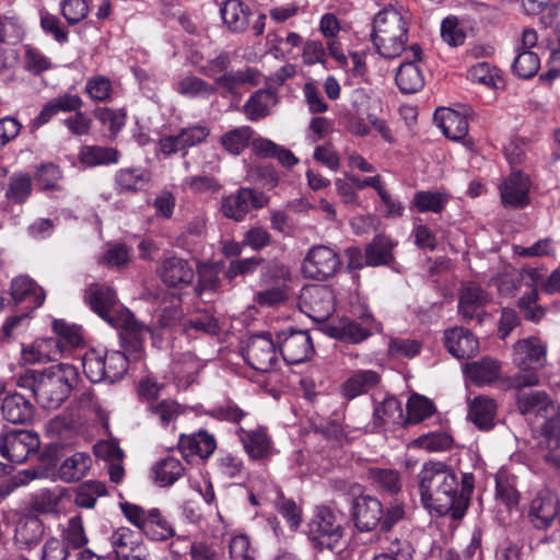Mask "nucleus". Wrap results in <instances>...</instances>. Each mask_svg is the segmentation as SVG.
Here are the masks:
<instances>
[{"label": "nucleus", "mask_w": 560, "mask_h": 560, "mask_svg": "<svg viewBox=\"0 0 560 560\" xmlns=\"http://www.w3.org/2000/svg\"><path fill=\"white\" fill-rule=\"evenodd\" d=\"M61 178L62 172L54 163L40 165L35 173L37 185L44 190H59L60 186L58 183Z\"/></svg>", "instance_id": "nucleus-60"}, {"label": "nucleus", "mask_w": 560, "mask_h": 560, "mask_svg": "<svg viewBox=\"0 0 560 560\" xmlns=\"http://www.w3.org/2000/svg\"><path fill=\"white\" fill-rule=\"evenodd\" d=\"M52 62L44 52L38 48L30 45L25 46L24 52V68L34 73L40 74L44 71L51 69Z\"/></svg>", "instance_id": "nucleus-63"}, {"label": "nucleus", "mask_w": 560, "mask_h": 560, "mask_svg": "<svg viewBox=\"0 0 560 560\" xmlns=\"http://www.w3.org/2000/svg\"><path fill=\"white\" fill-rule=\"evenodd\" d=\"M368 478L381 491L396 494L401 490L400 475L392 468L372 467L368 469Z\"/></svg>", "instance_id": "nucleus-42"}, {"label": "nucleus", "mask_w": 560, "mask_h": 560, "mask_svg": "<svg viewBox=\"0 0 560 560\" xmlns=\"http://www.w3.org/2000/svg\"><path fill=\"white\" fill-rule=\"evenodd\" d=\"M107 494V489L104 482L97 480H86L75 490L74 503L82 509H93L96 501L101 497Z\"/></svg>", "instance_id": "nucleus-46"}, {"label": "nucleus", "mask_w": 560, "mask_h": 560, "mask_svg": "<svg viewBox=\"0 0 560 560\" xmlns=\"http://www.w3.org/2000/svg\"><path fill=\"white\" fill-rule=\"evenodd\" d=\"M517 407L522 415L532 412L539 413L541 411H548V409L555 411L556 409L545 392H532L518 395Z\"/></svg>", "instance_id": "nucleus-53"}, {"label": "nucleus", "mask_w": 560, "mask_h": 560, "mask_svg": "<svg viewBox=\"0 0 560 560\" xmlns=\"http://www.w3.org/2000/svg\"><path fill=\"white\" fill-rule=\"evenodd\" d=\"M520 370L512 376L503 377L500 380V385L504 389L521 390L525 387H534L539 384V376L536 368L526 365H518Z\"/></svg>", "instance_id": "nucleus-51"}, {"label": "nucleus", "mask_w": 560, "mask_h": 560, "mask_svg": "<svg viewBox=\"0 0 560 560\" xmlns=\"http://www.w3.org/2000/svg\"><path fill=\"white\" fill-rule=\"evenodd\" d=\"M120 510L133 526L153 541H165L176 535L174 526L158 508L145 510L138 504L122 502Z\"/></svg>", "instance_id": "nucleus-5"}, {"label": "nucleus", "mask_w": 560, "mask_h": 560, "mask_svg": "<svg viewBox=\"0 0 560 560\" xmlns=\"http://www.w3.org/2000/svg\"><path fill=\"white\" fill-rule=\"evenodd\" d=\"M52 329L62 354L79 348L83 343L82 328L79 325L69 324L63 319H55Z\"/></svg>", "instance_id": "nucleus-39"}, {"label": "nucleus", "mask_w": 560, "mask_h": 560, "mask_svg": "<svg viewBox=\"0 0 560 560\" xmlns=\"http://www.w3.org/2000/svg\"><path fill=\"white\" fill-rule=\"evenodd\" d=\"M372 43L377 54L394 59L406 49L408 26L404 14L388 5L380 11L373 20Z\"/></svg>", "instance_id": "nucleus-3"}, {"label": "nucleus", "mask_w": 560, "mask_h": 560, "mask_svg": "<svg viewBox=\"0 0 560 560\" xmlns=\"http://www.w3.org/2000/svg\"><path fill=\"white\" fill-rule=\"evenodd\" d=\"M394 243L383 234L376 235L365 247V264L371 267L385 266L392 262Z\"/></svg>", "instance_id": "nucleus-37"}, {"label": "nucleus", "mask_w": 560, "mask_h": 560, "mask_svg": "<svg viewBox=\"0 0 560 560\" xmlns=\"http://www.w3.org/2000/svg\"><path fill=\"white\" fill-rule=\"evenodd\" d=\"M495 415L497 404L490 397L478 396L469 404L468 419L480 430L492 429Z\"/></svg>", "instance_id": "nucleus-32"}, {"label": "nucleus", "mask_w": 560, "mask_h": 560, "mask_svg": "<svg viewBox=\"0 0 560 560\" xmlns=\"http://www.w3.org/2000/svg\"><path fill=\"white\" fill-rule=\"evenodd\" d=\"M150 179L151 174L144 167H124L114 175V188L118 194H135L143 189Z\"/></svg>", "instance_id": "nucleus-23"}, {"label": "nucleus", "mask_w": 560, "mask_h": 560, "mask_svg": "<svg viewBox=\"0 0 560 560\" xmlns=\"http://www.w3.org/2000/svg\"><path fill=\"white\" fill-rule=\"evenodd\" d=\"M375 422L385 424L387 422H397L402 420V407L400 401L395 397H386L380 405L374 408Z\"/></svg>", "instance_id": "nucleus-55"}, {"label": "nucleus", "mask_w": 560, "mask_h": 560, "mask_svg": "<svg viewBox=\"0 0 560 560\" xmlns=\"http://www.w3.org/2000/svg\"><path fill=\"white\" fill-rule=\"evenodd\" d=\"M62 540L67 547L73 549L83 548L88 542V535L80 515L71 516L62 529Z\"/></svg>", "instance_id": "nucleus-52"}, {"label": "nucleus", "mask_w": 560, "mask_h": 560, "mask_svg": "<svg viewBox=\"0 0 560 560\" xmlns=\"http://www.w3.org/2000/svg\"><path fill=\"white\" fill-rule=\"evenodd\" d=\"M148 411L150 417L162 427H167L182 415L183 407L173 399H163L159 402L150 404Z\"/></svg>", "instance_id": "nucleus-50"}, {"label": "nucleus", "mask_w": 560, "mask_h": 560, "mask_svg": "<svg viewBox=\"0 0 560 560\" xmlns=\"http://www.w3.org/2000/svg\"><path fill=\"white\" fill-rule=\"evenodd\" d=\"M517 56L512 65L514 73L522 79L534 77L540 68L538 55L532 50L517 49Z\"/></svg>", "instance_id": "nucleus-54"}, {"label": "nucleus", "mask_w": 560, "mask_h": 560, "mask_svg": "<svg viewBox=\"0 0 560 560\" xmlns=\"http://www.w3.org/2000/svg\"><path fill=\"white\" fill-rule=\"evenodd\" d=\"M84 301L110 326L122 330L124 338L129 343V355L132 360H140L142 342L150 328L138 322L129 310L118 305L116 292L109 287L92 283L85 290Z\"/></svg>", "instance_id": "nucleus-2"}, {"label": "nucleus", "mask_w": 560, "mask_h": 560, "mask_svg": "<svg viewBox=\"0 0 560 560\" xmlns=\"http://www.w3.org/2000/svg\"><path fill=\"white\" fill-rule=\"evenodd\" d=\"M450 200V195L438 190L417 191L412 199L415 208L421 212L440 213L444 210Z\"/></svg>", "instance_id": "nucleus-43"}, {"label": "nucleus", "mask_w": 560, "mask_h": 560, "mask_svg": "<svg viewBox=\"0 0 560 560\" xmlns=\"http://www.w3.org/2000/svg\"><path fill=\"white\" fill-rule=\"evenodd\" d=\"M277 104V95L269 89L256 91L243 105V113L250 121L267 117Z\"/></svg>", "instance_id": "nucleus-33"}, {"label": "nucleus", "mask_w": 560, "mask_h": 560, "mask_svg": "<svg viewBox=\"0 0 560 560\" xmlns=\"http://www.w3.org/2000/svg\"><path fill=\"white\" fill-rule=\"evenodd\" d=\"M79 373L74 365L58 363L50 365L39 374L36 399L45 409L59 408L77 386Z\"/></svg>", "instance_id": "nucleus-4"}, {"label": "nucleus", "mask_w": 560, "mask_h": 560, "mask_svg": "<svg viewBox=\"0 0 560 560\" xmlns=\"http://www.w3.org/2000/svg\"><path fill=\"white\" fill-rule=\"evenodd\" d=\"M489 301V294L479 284L468 283L460 290L458 313L467 320L479 317L480 312Z\"/></svg>", "instance_id": "nucleus-22"}, {"label": "nucleus", "mask_w": 560, "mask_h": 560, "mask_svg": "<svg viewBox=\"0 0 560 560\" xmlns=\"http://www.w3.org/2000/svg\"><path fill=\"white\" fill-rule=\"evenodd\" d=\"M413 60L400 65L396 73V84L405 94H413L420 91L424 85V77L416 61L421 59V48L413 44L410 46Z\"/></svg>", "instance_id": "nucleus-16"}, {"label": "nucleus", "mask_w": 560, "mask_h": 560, "mask_svg": "<svg viewBox=\"0 0 560 560\" xmlns=\"http://www.w3.org/2000/svg\"><path fill=\"white\" fill-rule=\"evenodd\" d=\"M39 438L27 430H11L0 434V454L13 464L24 463L39 447Z\"/></svg>", "instance_id": "nucleus-9"}, {"label": "nucleus", "mask_w": 560, "mask_h": 560, "mask_svg": "<svg viewBox=\"0 0 560 560\" xmlns=\"http://www.w3.org/2000/svg\"><path fill=\"white\" fill-rule=\"evenodd\" d=\"M85 93L91 100L96 102L110 101L114 94L113 83L105 75H93L86 81Z\"/></svg>", "instance_id": "nucleus-56"}, {"label": "nucleus", "mask_w": 560, "mask_h": 560, "mask_svg": "<svg viewBox=\"0 0 560 560\" xmlns=\"http://www.w3.org/2000/svg\"><path fill=\"white\" fill-rule=\"evenodd\" d=\"M82 106L83 100L78 94H59L43 106L39 114L31 121V128L36 130L48 124L57 114L78 112Z\"/></svg>", "instance_id": "nucleus-17"}, {"label": "nucleus", "mask_w": 560, "mask_h": 560, "mask_svg": "<svg viewBox=\"0 0 560 560\" xmlns=\"http://www.w3.org/2000/svg\"><path fill=\"white\" fill-rule=\"evenodd\" d=\"M10 293L15 303L30 302L32 310L40 307L46 298L44 289L27 276L14 278Z\"/></svg>", "instance_id": "nucleus-25"}, {"label": "nucleus", "mask_w": 560, "mask_h": 560, "mask_svg": "<svg viewBox=\"0 0 560 560\" xmlns=\"http://www.w3.org/2000/svg\"><path fill=\"white\" fill-rule=\"evenodd\" d=\"M422 505L439 515L464 516L475 489V477L463 472L460 478L443 462H427L417 475Z\"/></svg>", "instance_id": "nucleus-1"}, {"label": "nucleus", "mask_w": 560, "mask_h": 560, "mask_svg": "<svg viewBox=\"0 0 560 560\" xmlns=\"http://www.w3.org/2000/svg\"><path fill=\"white\" fill-rule=\"evenodd\" d=\"M538 299V290L533 289L521 296L517 302V306L523 312L525 319L533 323H539L546 315V308L536 304Z\"/></svg>", "instance_id": "nucleus-57"}, {"label": "nucleus", "mask_w": 560, "mask_h": 560, "mask_svg": "<svg viewBox=\"0 0 560 560\" xmlns=\"http://www.w3.org/2000/svg\"><path fill=\"white\" fill-rule=\"evenodd\" d=\"M207 415L219 421H228L238 424L247 415L234 401L226 400L207 411Z\"/></svg>", "instance_id": "nucleus-58"}, {"label": "nucleus", "mask_w": 560, "mask_h": 560, "mask_svg": "<svg viewBox=\"0 0 560 560\" xmlns=\"http://www.w3.org/2000/svg\"><path fill=\"white\" fill-rule=\"evenodd\" d=\"M445 347L457 359L469 358L477 353L479 343L475 336L464 327L445 330Z\"/></svg>", "instance_id": "nucleus-21"}, {"label": "nucleus", "mask_w": 560, "mask_h": 560, "mask_svg": "<svg viewBox=\"0 0 560 560\" xmlns=\"http://www.w3.org/2000/svg\"><path fill=\"white\" fill-rule=\"evenodd\" d=\"M62 357L58 340L54 337L39 338L22 350V359L28 364L56 361Z\"/></svg>", "instance_id": "nucleus-24"}, {"label": "nucleus", "mask_w": 560, "mask_h": 560, "mask_svg": "<svg viewBox=\"0 0 560 560\" xmlns=\"http://www.w3.org/2000/svg\"><path fill=\"white\" fill-rule=\"evenodd\" d=\"M2 418L13 424H30L35 417L34 405L19 393H9L1 400Z\"/></svg>", "instance_id": "nucleus-18"}, {"label": "nucleus", "mask_w": 560, "mask_h": 560, "mask_svg": "<svg viewBox=\"0 0 560 560\" xmlns=\"http://www.w3.org/2000/svg\"><path fill=\"white\" fill-rule=\"evenodd\" d=\"M104 361L105 382L115 383L122 378L128 369V358L125 353L116 350L102 353Z\"/></svg>", "instance_id": "nucleus-48"}, {"label": "nucleus", "mask_w": 560, "mask_h": 560, "mask_svg": "<svg viewBox=\"0 0 560 560\" xmlns=\"http://www.w3.org/2000/svg\"><path fill=\"white\" fill-rule=\"evenodd\" d=\"M83 372L92 383L105 382L104 361L102 352L91 350L86 352L82 360Z\"/></svg>", "instance_id": "nucleus-61"}, {"label": "nucleus", "mask_w": 560, "mask_h": 560, "mask_svg": "<svg viewBox=\"0 0 560 560\" xmlns=\"http://www.w3.org/2000/svg\"><path fill=\"white\" fill-rule=\"evenodd\" d=\"M175 90L183 96L189 98H208L217 93L214 85L196 75H186L175 85Z\"/></svg>", "instance_id": "nucleus-44"}, {"label": "nucleus", "mask_w": 560, "mask_h": 560, "mask_svg": "<svg viewBox=\"0 0 560 560\" xmlns=\"http://www.w3.org/2000/svg\"><path fill=\"white\" fill-rule=\"evenodd\" d=\"M152 472L155 483L168 487L184 476L185 467L178 458L167 456L154 464Z\"/></svg>", "instance_id": "nucleus-40"}, {"label": "nucleus", "mask_w": 560, "mask_h": 560, "mask_svg": "<svg viewBox=\"0 0 560 560\" xmlns=\"http://www.w3.org/2000/svg\"><path fill=\"white\" fill-rule=\"evenodd\" d=\"M319 31L326 38V46L331 56L340 66H347L348 59L343 52L342 45L337 36L340 32V23L335 14L326 13L320 18Z\"/></svg>", "instance_id": "nucleus-29"}, {"label": "nucleus", "mask_w": 560, "mask_h": 560, "mask_svg": "<svg viewBox=\"0 0 560 560\" xmlns=\"http://www.w3.org/2000/svg\"><path fill=\"white\" fill-rule=\"evenodd\" d=\"M434 118L443 133L451 140L459 141L468 133V120L464 114L442 108L436 110Z\"/></svg>", "instance_id": "nucleus-30"}, {"label": "nucleus", "mask_w": 560, "mask_h": 560, "mask_svg": "<svg viewBox=\"0 0 560 560\" xmlns=\"http://www.w3.org/2000/svg\"><path fill=\"white\" fill-rule=\"evenodd\" d=\"M33 190L32 178L26 173H14L8 183L5 198L13 203H24Z\"/></svg>", "instance_id": "nucleus-47"}, {"label": "nucleus", "mask_w": 560, "mask_h": 560, "mask_svg": "<svg viewBox=\"0 0 560 560\" xmlns=\"http://www.w3.org/2000/svg\"><path fill=\"white\" fill-rule=\"evenodd\" d=\"M338 252L326 245L312 246L302 262V273L305 278L325 281L334 277L341 268Z\"/></svg>", "instance_id": "nucleus-7"}, {"label": "nucleus", "mask_w": 560, "mask_h": 560, "mask_svg": "<svg viewBox=\"0 0 560 560\" xmlns=\"http://www.w3.org/2000/svg\"><path fill=\"white\" fill-rule=\"evenodd\" d=\"M546 350V345L537 338L520 340L514 346V361L517 365L537 363L541 366Z\"/></svg>", "instance_id": "nucleus-36"}, {"label": "nucleus", "mask_w": 560, "mask_h": 560, "mask_svg": "<svg viewBox=\"0 0 560 560\" xmlns=\"http://www.w3.org/2000/svg\"><path fill=\"white\" fill-rule=\"evenodd\" d=\"M280 352L288 364H299L314 354L312 337L306 330L282 331L278 336Z\"/></svg>", "instance_id": "nucleus-11"}, {"label": "nucleus", "mask_w": 560, "mask_h": 560, "mask_svg": "<svg viewBox=\"0 0 560 560\" xmlns=\"http://www.w3.org/2000/svg\"><path fill=\"white\" fill-rule=\"evenodd\" d=\"M502 205L506 208H524L529 205V177L522 172L511 173L499 186Z\"/></svg>", "instance_id": "nucleus-14"}, {"label": "nucleus", "mask_w": 560, "mask_h": 560, "mask_svg": "<svg viewBox=\"0 0 560 560\" xmlns=\"http://www.w3.org/2000/svg\"><path fill=\"white\" fill-rule=\"evenodd\" d=\"M215 89H222L224 94L236 95L238 90L247 84H259V72L253 68L228 71L215 78Z\"/></svg>", "instance_id": "nucleus-27"}, {"label": "nucleus", "mask_w": 560, "mask_h": 560, "mask_svg": "<svg viewBox=\"0 0 560 560\" xmlns=\"http://www.w3.org/2000/svg\"><path fill=\"white\" fill-rule=\"evenodd\" d=\"M254 130L249 126H242L224 132L220 137V144L232 155H240L249 145Z\"/></svg>", "instance_id": "nucleus-41"}, {"label": "nucleus", "mask_w": 560, "mask_h": 560, "mask_svg": "<svg viewBox=\"0 0 560 560\" xmlns=\"http://www.w3.org/2000/svg\"><path fill=\"white\" fill-rule=\"evenodd\" d=\"M161 280L168 287L190 284L195 278L192 266L184 258L171 256L159 268Z\"/></svg>", "instance_id": "nucleus-20"}, {"label": "nucleus", "mask_w": 560, "mask_h": 560, "mask_svg": "<svg viewBox=\"0 0 560 560\" xmlns=\"http://www.w3.org/2000/svg\"><path fill=\"white\" fill-rule=\"evenodd\" d=\"M435 411L433 402L421 395H412L407 402L404 424H416L431 417Z\"/></svg>", "instance_id": "nucleus-49"}, {"label": "nucleus", "mask_w": 560, "mask_h": 560, "mask_svg": "<svg viewBox=\"0 0 560 560\" xmlns=\"http://www.w3.org/2000/svg\"><path fill=\"white\" fill-rule=\"evenodd\" d=\"M242 355L254 370L267 373L276 370L279 357L270 334L253 335L243 341Z\"/></svg>", "instance_id": "nucleus-6"}, {"label": "nucleus", "mask_w": 560, "mask_h": 560, "mask_svg": "<svg viewBox=\"0 0 560 560\" xmlns=\"http://www.w3.org/2000/svg\"><path fill=\"white\" fill-rule=\"evenodd\" d=\"M528 516L538 529H547L555 520L560 518L559 499L556 493L544 490L532 500Z\"/></svg>", "instance_id": "nucleus-13"}, {"label": "nucleus", "mask_w": 560, "mask_h": 560, "mask_svg": "<svg viewBox=\"0 0 560 560\" xmlns=\"http://www.w3.org/2000/svg\"><path fill=\"white\" fill-rule=\"evenodd\" d=\"M381 381L377 372L372 370H359L353 372L341 385V395L350 400L374 388Z\"/></svg>", "instance_id": "nucleus-28"}, {"label": "nucleus", "mask_w": 560, "mask_h": 560, "mask_svg": "<svg viewBox=\"0 0 560 560\" xmlns=\"http://www.w3.org/2000/svg\"><path fill=\"white\" fill-rule=\"evenodd\" d=\"M94 117L104 126H107L112 136H116L126 125V112L107 107L96 108Z\"/></svg>", "instance_id": "nucleus-59"}, {"label": "nucleus", "mask_w": 560, "mask_h": 560, "mask_svg": "<svg viewBox=\"0 0 560 560\" xmlns=\"http://www.w3.org/2000/svg\"><path fill=\"white\" fill-rule=\"evenodd\" d=\"M120 152L112 147L82 145L78 159L86 167L117 164L120 160Z\"/></svg>", "instance_id": "nucleus-35"}, {"label": "nucleus", "mask_w": 560, "mask_h": 560, "mask_svg": "<svg viewBox=\"0 0 560 560\" xmlns=\"http://www.w3.org/2000/svg\"><path fill=\"white\" fill-rule=\"evenodd\" d=\"M178 447L186 455H197L202 459L209 458L217 448V441L213 434L200 430L194 434H182Z\"/></svg>", "instance_id": "nucleus-26"}, {"label": "nucleus", "mask_w": 560, "mask_h": 560, "mask_svg": "<svg viewBox=\"0 0 560 560\" xmlns=\"http://www.w3.org/2000/svg\"><path fill=\"white\" fill-rule=\"evenodd\" d=\"M92 465V458L85 453H75L66 458L58 468V476L62 481L74 482L82 479Z\"/></svg>", "instance_id": "nucleus-38"}, {"label": "nucleus", "mask_w": 560, "mask_h": 560, "mask_svg": "<svg viewBox=\"0 0 560 560\" xmlns=\"http://www.w3.org/2000/svg\"><path fill=\"white\" fill-rule=\"evenodd\" d=\"M220 14L223 23L232 32H242L249 24V7L241 0H223Z\"/></svg>", "instance_id": "nucleus-31"}, {"label": "nucleus", "mask_w": 560, "mask_h": 560, "mask_svg": "<svg viewBox=\"0 0 560 560\" xmlns=\"http://www.w3.org/2000/svg\"><path fill=\"white\" fill-rule=\"evenodd\" d=\"M441 36L447 45L453 47L463 45L466 39V33L455 16H448L442 21Z\"/></svg>", "instance_id": "nucleus-64"}, {"label": "nucleus", "mask_w": 560, "mask_h": 560, "mask_svg": "<svg viewBox=\"0 0 560 560\" xmlns=\"http://www.w3.org/2000/svg\"><path fill=\"white\" fill-rule=\"evenodd\" d=\"M236 435L250 459L261 460L272 454L273 442L268 434L267 428L258 425L255 429L246 430L243 427H238Z\"/></svg>", "instance_id": "nucleus-15"}, {"label": "nucleus", "mask_w": 560, "mask_h": 560, "mask_svg": "<svg viewBox=\"0 0 560 560\" xmlns=\"http://www.w3.org/2000/svg\"><path fill=\"white\" fill-rule=\"evenodd\" d=\"M308 535L319 548L332 550L343 536L337 515L328 508H318L311 521Z\"/></svg>", "instance_id": "nucleus-8"}, {"label": "nucleus", "mask_w": 560, "mask_h": 560, "mask_svg": "<svg viewBox=\"0 0 560 560\" xmlns=\"http://www.w3.org/2000/svg\"><path fill=\"white\" fill-rule=\"evenodd\" d=\"M383 504L375 497L361 494L351 502V517L360 532H372L381 526Z\"/></svg>", "instance_id": "nucleus-12"}, {"label": "nucleus", "mask_w": 560, "mask_h": 560, "mask_svg": "<svg viewBox=\"0 0 560 560\" xmlns=\"http://www.w3.org/2000/svg\"><path fill=\"white\" fill-rule=\"evenodd\" d=\"M501 363L492 358H482L466 364L468 377L478 386L500 381Z\"/></svg>", "instance_id": "nucleus-34"}, {"label": "nucleus", "mask_w": 560, "mask_h": 560, "mask_svg": "<svg viewBox=\"0 0 560 560\" xmlns=\"http://www.w3.org/2000/svg\"><path fill=\"white\" fill-rule=\"evenodd\" d=\"M269 197L253 188L242 187L235 192L224 196L221 200V211L224 217L241 222L253 209L267 206Z\"/></svg>", "instance_id": "nucleus-10"}, {"label": "nucleus", "mask_w": 560, "mask_h": 560, "mask_svg": "<svg viewBox=\"0 0 560 560\" xmlns=\"http://www.w3.org/2000/svg\"><path fill=\"white\" fill-rule=\"evenodd\" d=\"M331 337L349 343H360L366 340L371 335L368 326H362L355 320H342L330 328Z\"/></svg>", "instance_id": "nucleus-45"}, {"label": "nucleus", "mask_w": 560, "mask_h": 560, "mask_svg": "<svg viewBox=\"0 0 560 560\" xmlns=\"http://www.w3.org/2000/svg\"><path fill=\"white\" fill-rule=\"evenodd\" d=\"M184 183L194 194H217L223 188L218 178L207 174L189 176Z\"/></svg>", "instance_id": "nucleus-62"}, {"label": "nucleus", "mask_w": 560, "mask_h": 560, "mask_svg": "<svg viewBox=\"0 0 560 560\" xmlns=\"http://www.w3.org/2000/svg\"><path fill=\"white\" fill-rule=\"evenodd\" d=\"M303 303L312 312L311 316L316 320L328 318L335 311V298L332 290L327 285H313L302 293Z\"/></svg>", "instance_id": "nucleus-19"}]
</instances>
